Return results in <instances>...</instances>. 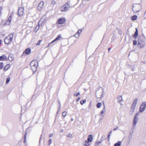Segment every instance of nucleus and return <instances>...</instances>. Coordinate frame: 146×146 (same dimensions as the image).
<instances>
[{
  "mask_svg": "<svg viewBox=\"0 0 146 146\" xmlns=\"http://www.w3.org/2000/svg\"><path fill=\"white\" fill-rule=\"evenodd\" d=\"M139 114V113H137L135 115L133 120V124L134 125H135L137 122V116Z\"/></svg>",
  "mask_w": 146,
  "mask_h": 146,
  "instance_id": "nucleus-10",
  "label": "nucleus"
},
{
  "mask_svg": "<svg viewBox=\"0 0 146 146\" xmlns=\"http://www.w3.org/2000/svg\"><path fill=\"white\" fill-rule=\"evenodd\" d=\"M86 100H84L82 101H81L80 102V104L81 105H83L84 103L86 102Z\"/></svg>",
  "mask_w": 146,
  "mask_h": 146,
  "instance_id": "nucleus-31",
  "label": "nucleus"
},
{
  "mask_svg": "<svg viewBox=\"0 0 146 146\" xmlns=\"http://www.w3.org/2000/svg\"><path fill=\"white\" fill-rule=\"evenodd\" d=\"M24 12V8L23 7L19 8L18 11V15L20 16H22Z\"/></svg>",
  "mask_w": 146,
  "mask_h": 146,
  "instance_id": "nucleus-7",
  "label": "nucleus"
},
{
  "mask_svg": "<svg viewBox=\"0 0 146 146\" xmlns=\"http://www.w3.org/2000/svg\"><path fill=\"white\" fill-rule=\"evenodd\" d=\"M27 135V133H26L25 134V137H24V143H25L26 141Z\"/></svg>",
  "mask_w": 146,
  "mask_h": 146,
  "instance_id": "nucleus-33",
  "label": "nucleus"
},
{
  "mask_svg": "<svg viewBox=\"0 0 146 146\" xmlns=\"http://www.w3.org/2000/svg\"><path fill=\"white\" fill-rule=\"evenodd\" d=\"M101 142L100 141H97L95 143V146H100L99 144L101 143Z\"/></svg>",
  "mask_w": 146,
  "mask_h": 146,
  "instance_id": "nucleus-26",
  "label": "nucleus"
},
{
  "mask_svg": "<svg viewBox=\"0 0 146 146\" xmlns=\"http://www.w3.org/2000/svg\"><path fill=\"white\" fill-rule=\"evenodd\" d=\"M31 52V49L29 48L27 49L25 51V53L27 54H29Z\"/></svg>",
  "mask_w": 146,
  "mask_h": 146,
  "instance_id": "nucleus-19",
  "label": "nucleus"
},
{
  "mask_svg": "<svg viewBox=\"0 0 146 146\" xmlns=\"http://www.w3.org/2000/svg\"><path fill=\"white\" fill-rule=\"evenodd\" d=\"M102 105V104L101 103L99 102V103H98L96 105L97 108H100L101 107Z\"/></svg>",
  "mask_w": 146,
  "mask_h": 146,
  "instance_id": "nucleus-25",
  "label": "nucleus"
},
{
  "mask_svg": "<svg viewBox=\"0 0 146 146\" xmlns=\"http://www.w3.org/2000/svg\"><path fill=\"white\" fill-rule=\"evenodd\" d=\"M137 41L136 40H134L133 41V44L134 45H136L137 44Z\"/></svg>",
  "mask_w": 146,
  "mask_h": 146,
  "instance_id": "nucleus-40",
  "label": "nucleus"
},
{
  "mask_svg": "<svg viewBox=\"0 0 146 146\" xmlns=\"http://www.w3.org/2000/svg\"><path fill=\"white\" fill-rule=\"evenodd\" d=\"M10 65L9 64H7L5 66V68H4V70H8L10 68Z\"/></svg>",
  "mask_w": 146,
  "mask_h": 146,
  "instance_id": "nucleus-20",
  "label": "nucleus"
},
{
  "mask_svg": "<svg viewBox=\"0 0 146 146\" xmlns=\"http://www.w3.org/2000/svg\"><path fill=\"white\" fill-rule=\"evenodd\" d=\"M51 3L53 5H54L56 3V2L54 0H52L51 1Z\"/></svg>",
  "mask_w": 146,
  "mask_h": 146,
  "instance_id": "nucleus-41",
  "label": "nucleus"
},
{
  "mask_svg": "<svg viewBox=\"0 0 146 146\" xmlns=\"http://www.w3.org/2000/svg\"><path fill=\"white\" fill-rule=\"evenodd\" d=\"M80 97H79L76 100V102H78V101L80 99Z\"/></svg>",
  "mask_w": 146,
  "mask_h": 146,
  "instance_id": "nucleus-43",
  "label": "nucleus"
},
{
  "mask_svg": "<svg viewBox=\"0 0 146 146\" xmlns=\"http://www.w3.org/2000/svg\"><path fill=\"white\" fill-rule=\"evenodd\" d=\"M137 18V16L136 15H135L132 17L131 20L132 21H133L136 20Z\"/></svg>",
  "mask_w": 146,
  "mask_h": 146,
  "instance_id": "nucleus-23",
  "label": "nucleus"
},
{
  "mask_svg": "<svg viewBox=\"0 0 146 146\" xmlns=\"http://www.w3.org/2000/svg\"><path fill=\"white\" fill-rule=\"evenodd\" d=\"M53 135V133H51L49 135L48 137H52Z\"/></svg>",
  "mask_w": 146,
  "mask_h": 146,
  "instance_id": "nucleus-42",
  "label": "nucleus"
},
{
  "mask_svg": "<svg viewBox=\"0 0 146 146\" xmlns=\"http://www.w3.org/2000/svg\"><path fill=\"white\" fill-rule=\"evenodd\" d=\"M13 58L11 56H9L8 58V60L11 61H12L13 60Z\"/></svg>",
  "mask_w": 146,
  "mask_h": 146,
  "instance_id": "nucleus-38",
  "label": "nucleus"
},
{
  "mask_svg": "<svg viewBox=\"0 0 146 146\" xmlns=\"http://www.w3.org/2000/svg\"><path fill=\"white\" fill-rule=\"evenodd\" d=\"M117 100L118 102H120L121 101H122V98L121 96H119L117 98Z\"/></svg>",
  "mask_w": 146,
  "mask_h": 146,
  "instance_id": "nucleus-21",
  "label": "nucleus"
},
{
  "mask_svg": "<svg viewBox=\"0 0 146 146\" xmlns=\"http://www.w3.org/2000/svg\"><path fill=\"white\" fill-rule=\"evenodd\" d=\"M103 105L104 108H105V105L104 102H103Z\"/></svg>",
  "mask_w": 146,
  "mask_h": 146,
  "instance_id": "nucleus-45",
  "label": "nucleus"
},
{
  "mask_svg": "<svg viewBox=\"0 0 146 146\" xmlns=\"http://www.w3.org/2000/svg\"><path fill=\"white\" fill-rule=\"evenodd\" d=\"M141 6L139 4H135L133 5L132 10L135 13L139 11L141 9Z\"/></svg>",
  "mask_w": 146,
  "mask_h": 146,
  "instance_id": "nucleus-3",
  "label": "nucleus"
},
{
  "mask_svg": "<svg viewBox=\"0 0 146 146\" xmlns=\"http://www.w3.org/2000/svg\"><path fill=\"white\" fill-rule=\"evenodd\" d=\"M48 144L49 145H50L52 143V140L51 139H50L48 141Z\"/></svg>",
  "mask_w": 146,
  "mask_h": 146,
  "instance_id": "nucleus-34",
  "label": "nucleus"
},
{
  "mask_svg": "<svg viewBox=\"0 0 146 146\" xmlns=\"http://www.w3.org/2000/svg\"><path fill=\"white\" fill-rule=\"evenodd\" d=\"M137 46L138 48H143L145 45V38L143 35L139 36L138 38Z\"/></svg>",
  "mask_w": 146,
  "mask_h": 146,
  "instance_id": "nucleus-1",
  "label": "nucleus"
},
{
  "mask_svg": "<svg viewBox=\"0 0 146 146\" xmlns=\"http://www.w3.org/2000/svg\"><path fill=\"white\" fill-rule=\"evenodd\" d=\"M70 7V4L67 2L61 7L60 10L62 11H66L69 9Z\"/></svg>",
  "mask_w": 146,
  "mask_h": 146,
  "instance_id": "nucleus-4",
  "label": "nucleus"
},
{
  "mask_svg": "<svg viewBox=\"0 0 146 146\" xmlns=\"http://www.w3.org/2000/svg\"><path fill=\"white\" fill-rule=\"evenodd\" d=\"M121 144V142L119 141L117 143H115L114 146H120Z\"/></svg>",
  "mask_w": 146,
  "mask_h": 146,
  "instance_id": "nucleus-22",
  "label": "nucleus"
},
{
  "mask_svg": "<svg viewBox=\"0 0 146 146\" xmlns=\"http://www.w3.org/2000/svg\"><path fill=\"white\" fill-rule=\"evenodd\" d=\"M66 136L68 137H70V138H71L72 137V135L70 134H69L67 135Z\"/></svg>",
  "mask_w": 146,
  "mask_h": 146,
  "instance_id": "nucleus-36",
  "label": "nucleus"
},
{
  "mask_svg": "<svg viewBox=\"0 0 146 146\" xmlns=\"http://www.w3.org/2000/svg\"><path fill=\"white\" fill-rule=\"evenodd\" d=\"M120 34H121V33H120Z\"/></svg>",
  "mask_w": 146,
  "mask_h": 146,
  "instance_id": "nucleus-48",
  "label": "nucleus"
},
{
  "mask_svg": "<svg viewBox=\"0 0 146 146\" xmlns=\"http://www.w3.org/2000/svg\"><path fill=\"white\" fill-rule=\"evenodd\" d=\"M93 140V136L92 135H89L88 137V139L87 140L90 142H91Z\"/></svg>",
  "mask_w": 146,
  "mask_h": 146,
  "instance_id": "nucleus-16",
  "label": "nucleus"
},
{
  "mask_svg": "<svg viewBox=\"0 0 146 146\" xmlns=\"http://www.w3.org/2000/svg\"><path fill=\"white\" fill-rule=\"evenodd\" d=\"M11 17L10 16L8 19L7 20L6 22L4 24V25H9L10 24L11 21Z\"/></svg>",
  "mask_w": 146,
  "mask_h": 146,
  "instance_id": "nucleus-12",
  "label": "nucleus"
},
{
  "mask_svg": "<svg viewBox=\"0 0 146 146\" xmlns=\"http://www.w3.org/2000/svg\"><path fill=\"white\" fill-rule=\"evenodd\" d=\"M89 142L87 140H86L83 143V146H89L90 145Z\"/></svg>",
  "mask_w": 146,
  "mask_h": 146,
  "instance_id": "nucleus-17",
  "label": "nucleus"
},
{
  "mask_svg": "<svg viewBox=\"0 0 146 146\" xmlns=\"http://www.w3.org/2000/svg\"><path fill=\"white\" fill-rule=\"evenodd\" d=\"M44 2L43 1H41L38 5L37 9L38 10L40 11L41 10L43 7Z\"/></svg>",
  "mask_w": 146,
  "mask_h": 146,
  "instance_id": "nucleus-9",
  "label": "nucleus"
},
{
  "mask_svg": "<svg viewBox=\"0 0 146 146\" xmlns=\"http://www.w3.org/2000/svg\"><path fill=\"white\" fill-rule=\"evenodd\" d=\"M61 38H62V37H61V35H59L54 40H53L52 42H51V43H52L53 42H54L57 40H60ZM50 44H51V43H50L48 45V47L49 46Z\"/></svg>",
  "mask_w": 146,
  "mask_h": 146,
  "instance_id": "nucleus-14",
  "label": "nucleus"
},
{
  "mask_svg": "<svg viewBox=\"0 0 146 146\" xmlns=\"http://www.w3.org/2000/svg\"><path fill=\"white\" fill-rule=\"evenodd\" d=\"M7 60V57L5 55H4L0 56V60L4 61Z\"/></svg>",
  "mask_w": 146,
  "mask_h": 146,
  "instance_id": "nucleus-15",
  "label": "nucleus"
},
{
  "mask_svg": "<svg viewBox=\"0 0 146 146\" xmlns=\"http://www.w3.org/2000/svg\"><path fill=\"white\" fill-rule=\"evenodd\" d=\"M10 78L9 77H8L6 80V84H8L10 80Z\"/></svg>",
  "mask_w": 146,
  "mask_h": 146,
  "instance_id": "nucleus-30",
  "label": "nucleus"
},
{
  "mask_svg": "<svg viewBox=\"0 0 146 146\" xmlns=\"http://www.w3.org/2000/svg\"><path fill=\"white\" fill-rule=\"evenodd\" d=\"M135 68H132V71H135Z\"/></svg>",
  "mask_w": 146,
  "mask_h": 146,
  "instance_id": "nucleus-44",
  "label": "nucleus"
},
{
  "mask_svg": "<svg viewBox=\"0 0 146 146\" xmlns=\"http://www.w3.org/2000/svg\"><path fill=\"white\" fill-rule=\"evenodd\" d=\"M106 111V108H103V109L101 112V113L102 114H103Z\"/></svg>",
  "mask_w": 146,
  "mask_h": 146,
  "instance_id": "nucleus-27",
  "label": "nucleus"
},
{
  "mask_svg": "<svg viewBox=\"0 0 146 146\" xmlns=\"http://www.w3.org/2000/svg\"><path fill=\"white\" fill-rule=\"evenodd\" d=\"M67 112L66 111H64L62 113V116L63 117V118L65 117L66 115Z\"/></svg>",
  "mask_w": 146,
  "mask_h": 146,
  "instance_id": "nucleus-24",
  "label": "nucleus"
},
{
  "mask_svg": "<svg viewBox=\"0 0 146 146\" xmlns=\"http://www.w3.org/2000/svg\"><path fill=\"white\" fill-rule=\"evenodd\" d=\"M146 107V102H143L140 105L139 111L141 113L143 112L145 110Z\"/></svg>",
  "mask_w": 146,
  "mask_h": 146,
  "instance_id": "nucleus-6",
  "label": "nucleus"
},
{
  "mask_svg": "<svg viewBox=\"0 0 146 146\" xmlns=\"http://www.w3.org/2000/svg\"><path fill=\"white\" fill-rule=\"evenodd\" d=\"M38 64V62L36 60H33L31 63V66L34 73V72H35L37 70Z\"/></svg>",
  "mask_w": 146,
  "mask_h": 146,
  "instance_id": "nucleus-2",
  "label": "nucleus"
},
{
  "mask_svg": "<svg viewBox=\"0 0 146 146\" xmlns=\"http://www.w3.org/2000/svg\"><path fill=\"white\" fill-rule=\"evenodd\" d=\"M111 132H112V131H110L109 132V134H108V139H110V137L111 134Z\"/></svg>",
  "mask_w": 146,
  "mask_h": 146,
  "instance_id": "nucleus-32",
  "label": "nucleus"
},
{
  "mask_svg": "<svg viewBox=\"0 0 146 146\" xmlns=\"http://www.w3.org/2000/svg\"><path fill=\"white\" fill-rule=\"evenodd\" d=\"M13 35L11 34L7 36L5 39L4 42L6 44H8L11 42Z\"/></svg>",
  "mask_w": 146,
  "mask_h": 146,
  "instance_id": "nucleus-5",
  "label": "nucleus"
},
{
  "mask_svg": "<svg viewBox=\"0 0 146 146\" xmlns=\"http://www.w3.org/2000/svg\"><path fill=\"white\" fill-rule=\"evenodd\" d=\"M138 35V31L137 29L136 28V31L133 35V37L135 38Z\"/></svg>",
  "mask_w": 146,
  "mask_h": 146,
  "instance_id": "nucleus-18",
  "label": "nucleus"
},
{
  "mask_svg": "<svg viewBox=\"0 0 146 146\" xmlns=\"http://www.w3.org/2000/svg\"><path fill=\"white\" fill-rule=\"evenodd\" d=\"M2 42V41L1 40H0V44H1Z\"/></svg>",
  "mask_w": 146,
  "mask_h": 146,
  "instance_id": "nucleus-46",
  "label": "nucleus"
},
{
  "mask_svg": "<svg viewBox=\"0 0 146 146\" xmlns=\"http://www.w3.org/2000/svg\"><path fill=\"white\" fill-rule=\"evenodd\" d=\"M110 49H111V48H108V50L109 51L110 50Z\"/></svg>",
  "mask_w": 146,
  "mask_h": 146,
  "instance_id": "nucleus-47",
  "label": "nucleus"
},
{
  "mask_svg": "<svg viewBox=\"0 0 146 146\" xmlns=\"http://www.w3.org/2000/svg\"><path fill=\"white\" fill-rule=\"evenodd\" d=\"M80 36V35L77 34V33L74 35V36L76 38H79Z\"/></svg>",
  "mask_w": 146,
  "mask_h": 146,
  "instance_id": "nucleus-39",
  "label": "nucleus"
},
{
  "mask_svg": "<svg viewBox=\"0 0 146 146\" xmlns=\"http://www.w3.org/2000/svg\"><path fill=\"white\" fill-rule=\"evenodd\" d=\"M46 18V16H43L40 20L39 22V24L42 25L43 23L45 22Z\"/></svg>",
  "mask_w": 146,
  "mask_h": 146,
  "instance_id": "nucleus-11",
  "label": "nucleus"
},
{
  "mask_svg": "<svg viewBox=\"0 0 146 146\" xmlns=\"http://www.w3.org/2000/svg\"><path fill=\"white\" fill-rule=\"evenodd\" d=\"M137 101L138 99L137 98H135L133 100V103L131 106V109H134L135 108Z\"/></svg>",
  "mask_w": 146,
  "mask_h": 146,
  "instance_id": "nucleus-8",
  "label": "nucleus"
},
{
  "mask_svg": "<svg viewBox=\"0 0 146 146\" xmlns=\"http://www.w3.org/2000/svg\"><path fill=\"white\" fill-rule=\"evenodd\" d=\"M41 41H42V40H39L38 41V42L36 44V45H39L40 44V43L41 42Z\"/></svg>",
  "mask_w": 146,
  "mask_h": 146,
  "instance_id": "nucleus-35",
  "label": "nucleus"
},
{
  "mask_svg": "<svg viewBox=\"0 0 146 146\" xmlns=\"http://www.w3.org/2000/svg\"><path fill=\"white\" fill-rule=\"evenodd\" d=\"M80 95V93L79 92H78V93H75L74 94V96H76V97L78 95Z\"/></svg>",
  "mask_w": 146,
  "mask_h": 146,
  "instance_id": "nucleus-37",
  "label": "nucleus"
},
{
  "mask_svg": "<svg viewBox=\"0 0 146 146\" xmlns=\"http://www.w3.org/2000/svg\"><path fill=\"white\" fill-rule=\"evenodd\" d=\"M82 32V30L81 29H79L78 31H77V32L76 33L80 35L81 34V33Z\"/></svg>",
  "mask_w": 146,
  "mask_h": 146,
  "instance_id": "nucleus-29",
  "label": "nucleus"
},
{
  "mask_svg": "<svg viewBox=\"0 0 146 146\" xmlns=\"http://www.w3.org/2000/svg\"><path fill=\"white\" fill-rule=\"evenodd\" d=\"M65 21V19L64 18L59 19L58 21V23L59 24H63Z\"/></svg>",
  "mask_w": 146,
  "mask_h": 146,
  "instance_id": "nucleus-13",
  "label": "nucleus"
},
{
  "mask_svg": "<svg viewBox=\"0 0 146 146\" xmlns=\"http://www.w3.org/2000/svg\"><path fill=\"white\" fill-rule=\"evenodd\" d=\"M3 62H1L0 63V70L2 69L3 67Z\"/></svg>",
  "mask_w": 146,
  "mask_h": 146,
  "instance_id": "nucleus-28",
  "label": "nucleus"
}]
</instances>
